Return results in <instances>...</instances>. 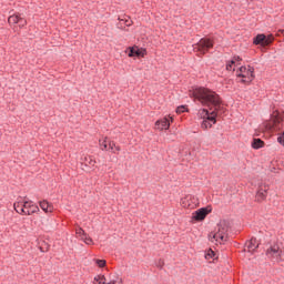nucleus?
<instances>
[{
    "instance_id": "obj_28",
    "label": "nucleus",
    "mask_w": 284,
    "mask_h": 284,
    "mask_svg": "<svg viewBox=\"0 0 284 284\" xmlns=\"http://www.w3.org/2000/svg\"><path fill=\"white\" fill-rule=\"evenodd\" d=\"M94 281H95L97 283H105V275H97V276L94 277Z\"/></svg>"
},
{
    "instance_id": "obj_30",
    "label": "nucleus",
    "mask_w": 284,
    "mask_h": 284,
    "mask_svg": "<svg viewBox=\"0 0 284 284\" xmlns=\"http://www.w3.org/2000/svg\"><path fill=\"white\" fill-rule=\"evenodd\" d=\"M100 145H101L102 150H109L108 149V138H105V140L102 143H100Z\"/></svg>"
},
{
    "instance_id": "obj_18",
    "label": "nucleus",
    "mask_w": 284,
    "mask_h": 284,
    "mask_svg": "<svg viewBox=\"0 0 284 284\" xmlns=\"http://www.w3.org/2000/svg\"><path fill=\"white\" fill-rule=\"evenodd\" d=\"M19 14H13V16H10L9 19H8V23L10 26H17V23H19Z\"/></svg>"
},
{
    "instance_id": "obj_6",
    "label": "nucleus",
    "mask_w": 284,
    "mask_h": 284,
    "mask_svg": "<svg viewBox=\"0 0 284 284\" xmlns=\"http://www.w3.org/2000/svg\"><path fill=\"white\" fill-rule=\"evenodd\" d=\"M270 129L275 132L283 130V118H281V114L276 113L275 115H271Z\"/></svg>"
},
{
    "instance_id": "obj_13",
    "label": "nucleus",
    "mask_w": 284,
    "mask_h": 284,
    "mask_svg": "<svg viewBox=\"0 0 284 284\" xmlns=\"http://www.w3.org/2000/svg\"><path fill=\"white\" fill-rule=\"evenodd\" d=\"M155 128H158V130H168L170 128V119L163 118L161 120H158L155 122Z\"/></svg>"
},
{
    "instance_id": "obj_1",
    "label": "nucleus",
    "mask_w": 284,
    "mask_h": 284,
    "mask_svg": "<svg viewBox=\"0 0 284 284\" xmlns=\"http://www.w3.org/2000/svg\"><path fill=\"white\" fill-rule=\"evenodd\" d=\"M190 97L200 101L205 108H209L202 109L201 114H204V119L210 123L216 125V118L219 116V110H221V97L216 92L205 88L195 89L190 93Z\"/></svg>"
},
{
    "instance_id": "obj_17",
    "label": "nucleus",
    "mask_w": 284,
    "mask_h": 284,
    "mask_svg": "<svg viewBox=\"0 0 284 284\" xmlns=\"http://www.w3.org/2000/svg\"><path fill=\"white\" fill-rule=\"evenodd\" d=\"M13 207L18 214H23L26 216V202H16Z\"/></svg>"
},
{
    "instance_id": "obj_10",
    "label": "nucleus",
    "mask_w": 284,
    "mask_h": 284,
    "mask_svg": "<svg viewBox=\"0 0 284 284\" xmlns=\"http://www.w3.org/2000/svg\"><path fill=\"white\" fill-rule=\"evenodd\" d=\"M24 205L26 216H31V214H37V212H39V206L32 204V201H24Z\"/></svg>"
},
{
    "instance_id": "obj_12",
    "label": "nucleus",
    "mask_w": 284,
    "mask_h": 284,
    "mask_svg": "<svg viewBox=\"0 0 284 284\" xmlns=\"http://www.w3.org/2000/svg\"><path fill=\"white\" fill-rule=\"evenodd\" d=\"M266 256H272L273 258H278L281 256V247L278 245H273L266 250Z\"/></svg>"
},
{
    "instance_id": "obj_37",
    "label": "nucleus",
    "mask_w": 284,
    "mask_h": 284,
    "mask_svg": "<svg viewBox=\"0 0 284 284\" xmlns=\"http://www.w3.org/2000/svg\"><path fill=\"white\" fill-rule=\"evenodd\" d=\"M125 26H130V20L124 21Z\"/></svg>"
},
{
    "instance_id": "obj_21",
    "label": "nucleus",
    "mask_w": 284,
    "mask_h": 284,
    "mask_svg": "<svg viewBox=\"0 0 284 284\" xmlns=\"http://www.w3.org/2000/svg\"><path fill=\"white\" fill-rule=\"evenodd\" d=\"M95 261V264L98 265V267H105V265H108V262L105 260H100V258H97L94 260Z\"/></svg>"
},
{
    "instance_id": "obj_20",
    "label": "nucleus",
    "mask_w": 284,
    "mask_h": 284,
    "mask_svg": "<svg viewBox=\"0 0 284 284\" xmlns=\"http://www.w3.org/2000/svg\"><path fill=\"white\" fill-rule=\"evenodd\" d=\"M175 112L176 114H183V112H190V109L187 108V105L182 104L176 108Z\"/></svg>"
},
{
    "instance_id": "obj_33",
    "label": "nucleus",
    "mask_w": 284,
    "mask_h": 284,
    "mask_svg": "<svg viewBox=\"0 0 284 284\" xmlns=\"http://www.w3.org/2000/svg\"><path fill=\"white\" fill-rule=\"evenodd\" d=\"M233 59H234L235 62L236 61H243V59L241 57H239V55L233 57Z\"/></svg>"
},
{
    "instance_id": "obj_39",
    "label": "nucleus",
    "mask_w": 284,
    "mask_h": 284,
    "mask_svg": "<svg viewBox=\"0 0 284 284\" xmlns=\"http://www.w3.org/2000/svg\"><path fill=\"white\" fill-rule=\"evenodd\" d=\"M171 121H174V118H170Z\"/></svg>"
},
{
    "instance_id": "obj_19",
    "label": "nucleus",
    "mask_w": 284,
    "mask_h": 284,
    "mask_svg": "<svg viewBox=\"0 0 284 284\" xmlns=\"http://www.w3.org/2000/svg\"><path fill=\"white\" fill-rule=\"evenodd\" d=\"M274 43V34H265V45L266 48H270Z\"/></svg>"
},
{
    "instance_id": "obj_4",
    "label": "nucleus",
    "mask_w": 284,
    "mask_h": 284,
    "mask_svg": "<svg viewBox=\"0 0 284 284\" xmlns=\"http://www.w3.org/2000/svg\"><path fill=\"white\" fill-rule=\"evenodd\" d=\"M196 45L201 54H207L214 48V40L212 38H201Z\"/></svg>"
},
{
    "instance_id": "obj_9",
    "label": "nucleus",
    "mask_w": 284,
    "mask_h": 284,
    "mask_svg": "<svg viewBox=\"0 0 284 284\" xmlns=\"http://www.w3.org/2000/svg\"><path fill=\"white\" fill-rule=\"evenodd\" d=\"M97 160H93L92 156H85L83 162L81 163V168L84 172H90L92 168H95Z\"/></svg>"
},
{
    "instance_id": "obj_24",
    "label": "nucleus",
    "mask_w": 284,
    "mask_h": 284,
    "mask_svg": "<svg viewBox=\"0 0 284 284\" xmlns=\"http://www.w3.org/2000/svg\"><path fill=\"white\" fill-rule=\"evenodd\" d=\"M214 232H211L210 234H209V241H211V242H214V241H216V243H220V245H221V240L219 239V237H214Z\"/></svg>"
},
{
    "instance_id": "obj_32",
    "label": "nucleus",
    "mask_w": 284,
    "mask_h": 284,
    "mask_svg": "<svg viewBox=\"0 0 284 284\" xmlns=\"http://www.w3.org/2000/svg\"><path fill=\"white\" fill-rule=\"evenodd\" d=\"M99 284H116V281H111L109 283H106L105 281L104 282H99Z\"/></svg>"
},
{
    "instance_id": "obj_38",
    "label": "nucleus",
    "mask_w": 284,
    "mask_h": 284,
    "mask_svg": "<svg viewBox=\"0 0 284 284\" xmlns=\"http://www.w3.org/2000/svg\"><path fill=\"white\" fill-rule=\"evenodd\" d=\"M119 21H124L123 19L119 18Z\"/></svg>"
},
{
    "instance_id": "obj_26",
    "label": "nucleus",
    "mask_w": 284,
    "mask_h": 284,
    "mask_svg": "<svg viewBox=\"0 0 284 284\" xmlns=\"http://www.w3.org/2000/svg\"><path fill=\"white\" fill-rule=\"evenodd\" d=\"M28 21L23 18H21V16H19L18 18V24L20 28H23L24 26H27Z\"/></svg>"
},
{
    "instance_id": "obj_3",
    "label": "nucleus",
    "mask_w": 284,
    "mask_h": 284,
    "mask_svg": "<svg viewBox=\"0 0 284 284\" xmlns=\"http://www.w3.org/2000/svg\"><path fill=\"white\" fill-rule=\"evenodd\" d=\"M236 77L241 79L240 83H252L253 79H255L254 67H240L236 71Z\"/></svg>"
},
{
    "instance_id": "obj_36",
    "label": "nucleus",
    "mask_w": 284,
    "mask_h": 284,
    "mask_svg": "<svg viewBox=\"0 0 284 284\" xmlns=\"http://www.w3.org/2000/svg\"><path fill=\"white\" fill-rule=\"evenodd\" d=\"M116 152H121V146H114Z\"/></svg>"
},
{
    "instance_id": "obj_25",
    "label": "nucleus",
    "mask_w": 284,
    "mask_h": 284,
    "mask_svg": "<svg viewBox=\"0 0 284 284\" xmlns=\"http://www.w3.org/2000/svg\"><path fill=\"white\" fill-rule=\"evenodd\" d=\"M82 241H84L87 245H92V237H90L88 233L84 236H82Z\"/></svg>"
},
{
    "instance_id": "obj_7",
    "label": "nucleus",
    "mask_w": 284,
    "mask_h": 284,
    "mask_svg": "<svg viewBox=\"0 0 284 284\" xmlns=\"http://www.w3.org/2000/svg\"><path fill=\"white\" fill-rule=\"evenodd\" d=\"M270 190V185L267 184H260L256 195H255V201L256 203H263L265 199H267V192Z\"/></svg>"
},
{
    "instance_id": "obj_8",
    "label": "nucleus",
    "mask_w": 284,
    "mask_h": 284,
    "mask_svg": "<svg viewBox=\"0 0 284 284\" xmlns=\"http://www.w3.org/2000/svg\"><path fill=\"white\" fill-rule=\"evenodd\" d=\"M146 54H148V50L144 48H139L136 45L129 47L128 57H130V58L138 57L140 59V58L145 57Z\"/></svg>"
},
{
    "instance_id": "obj_16",
    "label": "nucleus",
    "mask_w": 284,
    "mask_h": 284,
    "mask_svg": "<svg viewBox=\"0 0 284 284\" xmlns=\"http://www.w3.org/2000/svg\"><path fill=\"white\" fill-rule=\"evenodd\" d=\"M261 244L256 245V237H252L250 241L246 242V247L248 250V252H256V250H258V246Z\"/></svg>"
},
{
    "instance_id": "obj_31",
    "label": "nucleus",
    "mask_w": 284,
    "mask_h": 284,
    "mask_svg": "<svg viewBox=\"0 0 284 284\" xmlns=\"http://www.w3.org/2000/svg\"><path fill=\"white\" fill-rule=\"evenodd\" d=\"M116 148V144L113 141L109 142V150H114Z\"/></svg>"
},
{
    "instance_id": "obj_35",
    "label": "nucleus",
    "mask_w": 284,
    "mask_h": 284,
    "mask_svg": "<svg viewBox=\"0 0 284 284\" xmlns=\"http://www.w3.org/2000/svg\"><path fill=\"white\" fill-rule=\"evenodd\" d=\"M226 70L232 71V64L227 63L226 64Z\"/></svg>"
},
{
    "instance_id": "obj_11",
    "label": "nucleus",
    "mask_w": 284,
    "mask_h": 284,
    "mask_svg": "<svg viewBox=\"0 0 284 284\" xmlns=\"http://www.w3.org/2000/svg\"><path fill=\"white\" fill-rule=\"evenodd\" d=\"M253 45H261V48H267L265 44V33H258L253 38Z\"/></svg>"
},
{
    "instance_id": "obj_5",
    "label": "nucleus",
    "mask_w": 284,
    "mask_h": 284,
    "mask_svg": "<svg viewBox=\"0 0 284 284\" xmlns=\"http://www.w3.org/2000/svg\"><path fill=\"white\" fill-rule=\"evenodd\" d=\"M211 212H212V206L210 205L206 207H201L193 213L192 220L201 223V221H205V219H207V214H211Z\"/></svg>"
},
{
    "instance_id": "obj_34",
    "label": "nucleus",
    "mask_w": 284,
    "mask_h": 284,
    "mask_svg": "<svg viewBox=\"0 0 284 284\" xmlns=\"http://www.w3.org/2000/svg\"><path fill=\"white\" fill-rule=\"evenodd\" d=\"M230 65H236V60L234 58L229 62Z\"/></svg>"
},
{
    "instance_id": "obj_2",
    "label": "nucleus",
    "mask_w": 284,
    "mask_h": 284,
    "mask_svg": "<svg viewBox=\"0 0 284 284\" xmlns=\"http://www.w3.org/2000/svg\"><path fill=\"white\" fill-rule=\"evenodd\" d=\"M230 220H221L217 223V231L213 234V239H219L222 243H227L230 236Z\"/></svg>"
},
{
    "instance_id": "obj_23",
    "label": "nucleus",
    "mask_w": 284,
    "mask_h": 284,
    "mask_svg": "<svg viewBox=\"0 0 284 284\" xmlns=\"http://www.w3.org/2000/svg\"><path fill=\"white\" fill-rule=\"evenodd\" d=\"M202 128H203V130H207V128H212V122H210V121H207L205 118H204V120H203V122H202Z\"/></svg>"
},
{
    "instance_id": "obj_22",
    "label": "nucleus",
    "mask_w": 284,
    "mask_h": 284,
    "mask_svg": "<svg viewBox=\"0 0 284 284\" xmlns=\"http://www.w3.org/2000/svg\"><path fill=\"white\" fill-rule=\"evenodd\" d=\"M214 256H216V253L212 248H209L207 253L205 254V258L210 261V258H214Z\"/></svg>"
},
{
    "instance_id": "obj_27",
    "label": "nucleus",
    "mask_w": 284,
    "mask_h": 284,
    "mask_svg": "<svg viewBox=\"0 0 284 284\" xmlns=\"http://www.w3.org/2000/svg\"><path fill=\"white\" fill-rule=\"evenodd\" d=\"M75 234H78L79 236H81V239H83V236H85L88 233H85V231L82 227H78L75 231Z\"/></svg>"
},
{
    "instance_id": "obj_14",
    "label": "nucleus",
    "mask_w": 284,
    "mask_h": 284,
    "mask_svg": "<svg viewBox=\"0 0 284 284\" xmlns=\"http://www.w3.org/2000/svg\"><path fill=\"white\" fill-rule=\"evenodd\" d=\"M39 205L41 210H43V212L45 213L54 211V206L52 205V203L48 202L47 200L40 201Z\"/></svg>"
},
{
    "instance_id": "obj_15",
    "label": "nucleus",
    "mask_w": 284,
    "mask_h": 284,
    "mask_svg": "<svg viewBox=\"0 0 284 284\" xmlns=\"http://www.w3.org/2000/svg\"><path fill=\"white\" fill-rule=\"evenodd\" d=\"M251 146L253 150H261V148H265V141H263L261 138H254Z\"/></svg>"
},
{
    "instance_id": "obj_29",
    "label": "nucleus",
    "mask_w": 284,
    "mask_h": 284,
    "mask_svg": "<svg viewBox=\"0 0 284 284\" xmlns=\"http://www.w3.org/2000/svg\"><path fill=\"white\" fill-rule=\"evenodd\" d=\"M165 265V261L163 258H160L156 262V267H159V270H163V266Z\"/></svg>"
}]
</instances>
